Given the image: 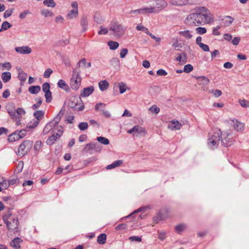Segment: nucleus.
Masks as SVG:
<instances>
[{
	"label": "nucleus",
	"mask_w": 249,
	"mask_h": 249,
	"mask_svg": "<svg viewBox=\"0 0 249 249\" xmlns=\"http://www.w3.org/2000/svg\"><path fill=\"white\" fill-rule=\"evenodd\" d=\"M197 81V84L199 85L205 86L208 84L210 82V80L207 77L201 76H194Z\"/></svg>",
	"instance_id": "16"
},
{
	"label": "nucleus",
	"mask_w": 249,
	"mask_h": 249,
	"mask_svg": "<svg viewBox=\"0 0 249 249\" xmlns=\"http://www.w3.org/2000/svg\"><path fill=\"white\" fill-rule=\"evenodd\" d=\"M61 118L56 116L54 118L53 121L50 122V123L53 124V126H56L60 122Z\"/></svg>",
	"instance_id": "64"
},
{
	"label": "nucleus",
	"mask_w": 249,
	"mask_h": 249,
	"mask_svg": "<svg viewBox=\"0 0 249 249\" xmlns=\"http://www.w3.org/2000/svg\"><path fill=\"white\" fill-rule=\"evenodd\" d=\"M45 97L46 98V102L47 103L51 102L52 100V92L51 91L46 92L45 93Z\"/></svg>",
	"instance_id": "47"
},
{
	"label": "nucleus",
	"mask_w": 249,
	"mask_h": 249,
	"mask_svg": "<svg viewBox=\"0 0 249 249\" xmlns=\"http://www.w3.org/2000/svg\"><path fill=\"white\" fill-rule=\"evenodd\" d=\"M53 127V124L50 122L48 123L44 128L43 133L46 134Z\"/></svg>",
	"instance_id": "48"
},
{
	"label": "nucleus",
	"mask_w": 249,
	"mask_h": 249,
	"mask_svg": "<svg viewBox=\"0 0 249 249\" xmlns=\"http://www.w3.org/2000/svg\"><path fill=\"white\" fill-rule=\"evenodd\" d=\"M149 110L153 113H155V114H158L159 113L160 111V109L156 105H153L151 107H150Z\"/></svg>",
	"instance_id": "49"
},
{
	"label": "nucleus",
	"mask_w": 249,
	"mask_h": 249,
	"mask_svg": "<svg viewBox=\"0 0 249 249\" xmlns=\"http://www.w3.org/2000/svg\"><path fill=\"white\" fill-rule=\"evenodd\" d=\"M53 71L50 68H48L44 72L43 76L45 78H49L52 73Z\"/></svg>",
	"instance_id": "59"
},
{
	"label": "nucleus",
	"mask_w": 249,
	"mask_h": 249,
	"mask_svg": "<svg viewBox=\"0 0 249 249\" xmlns=\"http://www.w3.org/2000/svg\"><path fill=\"white\" fill-rule=\"evenodd\" d=\"M100 30L98 32L99 35H106L108 33V29L102 26L100 27Z\"/></svg>",
	"instance_id": "55"
},
{
	"label": "nucleus",
	"mask_w": 249,
	"mask_h": 249,
	"mask_svg": "<svg viewBox=\"0 0 249 249\" xmlns=\"http://www.w3.org/2000/svg\"><path fill=\"white\" fill-rule=\"evenodd\" d=\"M169 4L171 5L181 6L187 4H191L189 0H170Z\"/></svg>",
	"instance_id": "13"
},
{
	"label": "nucleus",
	"mask_w": 249,
	"mask_h": 249,
	"mask_svg": "<svg viewBox=\"0 0 249 249\" xmlns=\"http://www.w3.org/2000/svg\"><path fill=\"white\" fill-rule=\"evenodd\" d=\"M123 163V161L122 160H118L115 161L111 164L108 165L106 167V169L107 170L112 169L115 167L120 166Z\"/></svg>",
	"instance_id": "24"
},
{
	"label": "nucleus",
	"mask_w": 249,
	"mask_h": 249,
	"mask_svg": "<svg viewBox=\"0 0 249 249\" xmlns=\"http://www.w3.org/2000/svg\"><path fill=\"white\" fill-rule=\"evenodd\" d=\"M196 32L197 34L203 35L207 32V30L204 27H198L196 29Z\"/></svg>",
	"instance_id": "46"
},
{
	"label": "nucleus",
	"mask_w": 249,
	"mask_h": 249,
	"mask_svg": "<svg viewBox=\"0 0 249 249\" xmlns=\"http://www.w3.org/2000/svg\"><path fill=\"white\" fill-rule=\"evenodd\" d=\"M11 78V74L10 72H3L1 74V78L4 83H7L10 81Z\"/></svg>",
	"instance_id": "30"
},
{
	"label": "nucleus",
	"mask_w": 249,
	"mask_h": 249,
	"mask_svg": "<svg viewBox=\"0 0 249 249\" xmlns=\"http://www.w3.org/2000/svg\"><path fill=\"white\" fill-rule=\"evenodd\" d=\"M107 45L110 50H115L118 48L119 44L116 41H109L107 42Z\"/></svg>",
	"instance_id": "32"
},
{
	"label": "nucleus",
	"mask_w": 249,
	"mask_h": 249,
	"mask_svg": "<svg viewBox=\"0 0 249 249\" xmlns=\"http://www.w3.org/2000/svg\"><path fill=\"white\" fill-rule=\"evenodd\" d=\"M58 139L59 137L53 134L48 138V139L46 141V143L49 145H52Z\"/></svg>",
	"instance_id": "28"
},
{
	"label": "nucleus",
	"mask_w": 249,
	"mask_h": 249,
	"mask_svg": "<svg viewBox=\"0 0 249 249\" xmlns=\"http://www.w3.org/2000/svg\"><path fill=\"white\" fill-rule=\"evenodd\" d=\"M156 10L154 8L150 7V8H145L143 9H140L137 10L132 11L131 13H135L136 12H143V11H145V13H156Z\"/></svg>",
	"instance_id": "22"
},
{
	"label": "nucleus",
	"mask_w": 249,
	"mask_h": 249,
	"mask_svg": "<svg viewBox=\"0 0 249 249\" xmlns=\"http://www.w3.org/2000/svg\"><path fill=\"white\" fill-rule=\"evenodd\" d=\"M0 186L1 187V188L2 187L5 189H7L9 187V183L8 181H7L6 179L3 180L0 182Z\"/></svg>",
	"instance_id": "51"
},
{
	"label": "nucleus",
	"mask_w": 249,
	"mask_h": 249,
	"mask_svg": "<svg viewBox=\"0 0 249 249\" xmlns=\"http://www.w3.org/2000/svg\"><path fill=\"white\" fill-rule=\"evenodd\" d=\"M33 145V142L30 140L24 141L21 143L18 151L16 152L17 155L23 157L26 155L32 149Z\"/></svg>",
	"instance_id": "3"
},
{
	"label": "nucleus",
	"mask_w": 249,
	"mask_h": 249,
	"mask_svg": "<svg viewBox=\"0 0 249 249\" xmlns=\"http://www.w3.org/2000/svg\"><path fill=\"white\" fill-rule=\"evenodd\" d=\"M42 145H43V143L41 142V141H36L34 145V149L35 150H36V151H39L42 148Z\"/></svg>",
	"instance_id": "45"
},
{
	"label": "nucleus",
	"mask_w": 249,
	"mask_h": 249,
	"mask_svg": "<svg viewBox=\"0 0 249 249\" xmlns=\"http://www.w3.org/2000/svg\"><path fill=\"white\" fill-rule=\"evenodd\" d=\"M43 4L47 7L52 8L54 7L56 5V3L54 1V0H44L43 1Z\"/></svg>",
	"instance_id": "36"
},
{
	"label": "nucleus",
	"mask_w": 249,
	"mask_h": 249,
	"mask_svg": "<svg viewBox=\"0 0 249 249\" xmlns=\"http://www.w3.org/2000/svg\"><path fill=\"white\" fill-rule=\"evenodd\" d=\"M6 109L8 113H9V111H13V110H15V106L14 103H11L8 104L6 106Z\"/></svg>",
	"instance_id": "56"
},
{
	"label": "nucleus",
	"mask_w": 249,
	"mask_h": 249,
	"mask_svg": "<svg viewBox=\"0 0 249 249\" xmlns=\"http://www.w3.org/2000/svg\"><path fill=\"white\" fill-rule=\"evenodd\" d=\"M128 50L126 48L122 49L120 53V57L122 58H124L125 57L126 55L127 54Z\"/></svg>",
	"instance_id": "63"
},
{
	"label": "nucleus",
	"mask_w": 249,
	"mask_h": 249,
	"mask_svg": "<svg viewBox=\"0 0 249 249\" xmlns=\"http://www.w3.org/2000/svg\"><path fill=\"white\" fill-rule=\"evenodd\" d=\"M34 116L36 120H33L27 124V127L29 128H34L38 124L39 121L44 116V112L41 110H37L34 112Z\"/></svg>",
	"instance_id": "6"
},
{
	"label": "nucleus",
	"mask_w": 249,
	"mask_h": 249,
	"mask_svg": "<svg viewBox=\"0 0 249 249\" xmlns=\"http://www.w3.org/2000/svg\"><path fill=\"white\" fill-rule=\"evenodd\" d=\"M9 114L11 116V118L13 119L18 118L17 116V110L16 109L15 110H13V111H9Z\"/></svg>",
	"instance_id": "58"
},
{
	"label": "nucleus",
	"mask_w": 249,
	"mask_h": 249,
	"mask_svg": "<svg viewBox=\"0 0 249 249\" xmlns=\"http://www.w3.org/2000/svg\"><path fill=\"white\" fill-rule=\"evenodd\" d=\"M16 51L21 54H29L31 53V48L28 46L18 47L15 48Z\"/></svg>",
	"instance_id": "15"
},
{
	"label": "nucleus",
	"mask_w": 249,
	"mask_h": 249,
	"mask_svg": "<svg viewBox=\"0 0 249 249\" xmlns=\"http://www.w3.org/2000/svg\"><path fill=\"white\" fill-rule=\"evenodd\" d=\"M110 65L113 67H118L120 65V61L118 58L114 57L112 58L110 61Z\"/></svg>",
	"instance_id": "39"
},
{
	"label": "nucleus",
	"mask_w": 249,
	"mask_h": 249,
	"mask_svg": "<svg viewBox=\"0 0 249 249\" xmlns=\"http://www.w3.org/2000/svg\"><path fill=\"white\" fill-rule=\"evenodd\" d=\"M2 219L9 230L14 231L18 228V221L16 216H13L8 220V217L7 215H4L2 216Z\"/></svg>",
	"instance_id": "5"
},
{
	"label": "nucleus",
	"mask_w": 249,
	"mask_h": 249,
	"mask_svg": "<svg viewBox=\"0 0 249 249\" xmlns=\"http://www.w3.org/2000/svg\"><path fill=\"white\" fill-rule=\"evenodd\" d=\"M185 229V225L184 224H179L176 227V230L178 232H181Z\"/></svg>",
	"instance_id": "61"
},
{
	"label": "nucleus",
	"mask_w": 249,
	"mask_h": 249,
	"mask_svg": "<svg viewBox=\"0 0 249 249\" xmlns=\"http://www.w3.org/2000/svg\"><path fill=\"white\" fill-rule=\"evenodd\" d=\"M99 87L101 91H105L107 89L109 84L106 80L101 81L98 83Z\"/></svg>",
	"instance_id": "27"
},
{
	"label": "nucleus",
	"mask_w": 249,
	"mask_h": 249,
	"mask_svg": "<svg viewBox=\"0 0 249 249\" xmlns=\"http://www.w3.org/2000/svg\"><path fill=\"white\" fill-rule=\"evenodd\" d=\"M179 34L187 39H190L192 38L193 35L192 32L189 30L181 31L179 32Z\"/></svg>",
	"instance_id": "20"
},
{
	"label": "nucleus",
	"mask_w": 249,
	"mask_h": 249,
	"mask_svg": "<svg viewBox=\"0 0 249 249\" xmlns=\"http://www.w3.org/2000/svg\"><path fill=\"white\" fill-rule=\"evenodd\" d=\"M21 139L20 136H18L17 131L13 133L8 136V141L10 142H14L18 140Z\"/></svg>",
	"instance_id": "23"
},
{
	"label": "nucleus",
	"mask_w": 249,
	"mask_h": 249,
	"mask_svg": "<svg viewBox=\"0 0 249 249\" xmlns=\"http://www.w3.org/2000/svg\"><path fill=\"white\" fill-rule=\"evenodd\" d=\"M232 125L237 131H241L244 129V124L243 123L238 122L237 120H232Z\"/></svg>",
	"instance_id": "19"
},
{
	"label": "nucleus",
	"mask_w": 249,
	"mask_h": 249,
	"mask_svg": "<svg viewBox=\"0 0 249 249\" xmlns=\"http://www.w3.org/2000/svg\"><path fill=\"white\" fill-rule=\"evenodd\" d=\"M78 128L82 131H84L88 127V124L87 122H81L78 124Z\"/></svg>",
	"instance_id": "43"
},
{
	"label": "nucleus",
	"mask_w": 249,
	"mask_h": 249,
	"mask_svg": "<svg viewBox=\"0 0 249 249\" xmlns=\"http://www.w3.org/2000/svg\"><path fill=\"white\" fill-rule=\"evenodd\" d=\"M82 102L81 98L80 97H75L69 103L68 107L73 108L75 110L82 111L84 109L85 106L82 103V105L79 107H78V102Z\"/></svg>",
	"instance_id": "8"
},
{
	"label": "nucleus",
	"mask_w": 249,
	"mask_h": 249,
	"mask_svg": "<svg viewBox=\"0 0 249 249\" xmlns=\"http://www.w3.org/2000/svg\"><path fill=\"white\" fill-rule=\"evenodd\" d=\"M14 8L8 9L6 10L4 14H3V18H7L10 17L11 15L12 14L13 11H14Z\"/></svg>",
	"instance_id": "53"
},
{
	"label": "nucleus",
	"mask_w": 249,
	"mask_h": 249,
	"mask_svg": "<svg viewBox=\"0 0 249 249\" xmlns=\"http://www.w3.org/2000/svg\"><path fill=\"white\" fill-rule=\"evenodd\" d=\"M193 70V67L191 64H187L184 66L183 71L185 72L189 73Z\"/></svg>",
	"instance_id": "50"
},
{
	"label": "nucleus",
	"mask_w": 249,
	"mask_h": 249,
	"mask_svg": "<svg viewBox=\"0 0 249 249\" xmlns=\"http://www.w3.org/2000/svg\"><path fill=\"white\" fill-rule=\"evenodd\" d=\"M107 235L105 233H101L98 237L97 241L99 244L103 245L106 242Z\"/></svg>",
	"instance_id": "29"
},
{
	"label": "nucleus",
	"mask_w": 249,
	"mask_h": 249,
	"mask_svg": "<svg viewBox=\"0 0 249 249\" xmlns=\"http://www.w3.org/2000/svg\"><path fill=\"white\" fill-rule=\"evenodd\" d=\"M135 132L138 134L145 135L146 133V131L144 128H143L139 125L134 126Z\"/></svg>",
	"instance_id": "33"
},
{
	"label": "nucleus",
	"mask_w": 249,
	"mask_h": 249,
	"mask_svg": "<svg viewBox=\"0 0 249 249\" xmlns=\"http://www.w3.org/2000/svg\"><path fill=\"white\" fill-rule=\"evenodd\" d=\"M57 86L59 88L64 89L66 91H69L70 90L69 86L66 83L65 81L62 79H60L58 81Z\"/></svg>",
	"instance_id": "21"
},
{
	"label": "nucleus",
	"mask_w": 249,
	"mask_h": 249,
	"mask_svg": "<svg viewBox=\"0 0 249 249\" xmlns=\"http://www.w3.org/2000/svg\"><path fill=\"white\" fill-rule=\"evenodd\" d=\"M239 103H240V105L244 107H249V102L248 101L243 99H239Z\"/></svg>",
	"instance_id": "54"
},
{
	"label": "nucleus",
	"mask_w": 249,
	"mask_h": 249,
	"mask_svg": "<svg viewBox=\"0 0 249 249\" xmlns=\"http://www.w3.org/2000/svg\"><path fill=\"white\" fill-rule=\"evenodd\" d=\"M224 21V23L226 26H229L233 21V18L231 16H227L222 19Z\"/></svg>",
	"instance_id": "34"
},
{
	"label": "nucleus",
	"mask_w": 249,
	"mask_h": 249,
	"mask_svg": "<svg viewBox=\"0 0 249 249\" xmlns=\"http://www.w3.org/2000/svg\"><path fill=\"white\" fill-rule=\"evenodd\" d=\"M73 74L71 80L70 86L71 89L76 90L79 88L81 83V78L79 76V72L76 71V70L73 71Z\"/></svg>",
	"instance_id": "7"
},
{
	"label": "nucleus",
	"mask_w": 249,
	"mask_h": 249,
	"mask_svg": "<svg viewBox=\"0 0 249 249\" xmlns=\"http://www.w3.org/2000/svg\"><path fill=\"white\" fill-rule=\"evenodd\" d=\"M101 149L102 146L98 143L90 142L86 145L84 151L87 152H91L92 151L99 152Z\"/></svg>",
	"instance_id": "10"
},
{
	"label": "nucleus",
	"mask_w": 249,
	"mask_h": 249,
	"mask_svg": "<svg viewBox=\"0 0 249 249\" xmlns=\"http://www.w3.org/2000/svg\"><path fill=\"white\" fill-rule=\"evenodd\" d=\"M41 14L45 17H53V13L47 9H43L41 12Z\"/></svg>",
	"instance_id": "40"
},
{
	"label": "nucleus",
	"mask_w": 249,
	"mask_h": 249,
	"mask_svg": "<svg viewBox=\"0 0 249 249\" xmlns=\"http://www.w3.org/2000/svg\"><path fill=\"white\" fill-rule=\"evenodd\" d=\"M22 241L23 240L21 238L16 237L12 240L10 244V246L15 249H19L21 247L20 244L22 242Z\"/></svg>",
	"instance_id": "17"
},
{
	"label": "nucleus",
	"mask_w": 249,
	"mask_h": 249,
	"mask_svg": "<svg viewBox=\"0 0 249 249\" xmlns=\"http://www.w3.org/2000/svg\"><path fill=\"white\" fill-rule=\"evenodd\" d=\"M181 126V124L178 121H172L171 124H169L168 127L172 130L179 129Z\"/></svg>",
	"instance_id": "26"
},
{
	"label": "nucleus",
	"mask_w": 249,
	"mask_h": 249,
	"mask_svg": "<svg viewBox=\"0 0 249 249\" xmlns=\"http://www.w3.org/2000/svg\"><path fill=\"white\" fill-rule=\"evenodd\" d=\"M211 92L212 93L215 97H219L222 95V91L219 89L211 90Z\"/></svg>",
	"instance_id": "52"
},
{
	"label": "nucleus",
	"mask_w": 249,
	"mask_h": 249,
	"mask_svg": "<svg viewBox=\"0 0 249 249\" xmlns=\"http://www.w3.org/2000/svg\"><path fill=\"white\" fill-rule=\"evenodd\" d=\"M41 90L39 86H31L28 89L29 92L33 94H36Z\"/></svg>",
	"instance_id": "25"
},
{
	"label": "nucleus",
	"mask_w": 249,
	"mask_h": 249,
	"mask_svg": "<svg viewBox=\"0 0 249 249\" xmlns=\"http://www.w3.org/2000/svg\"><path fill=\"white\" fill-rule=\"evenodd\" d=\"M42 91L44 93H46L50 91V85L48 82L43 84L42 86Z\"/></svg>",
	"instance_id": "42"
},
{
	"label": "nucleus",
	"mask_w": 249,
	"mask_h": 249,
	"mask_svg": "<svg viewBox=\"0 0 249 249\" xmlns=\"http://www.w3.org/2000/svg\"><path fill=\"white\" fill-rule=\"evenodd\" d=\"M35 101H36L37 103L32 106V108L34 110H36L38 108L42 103V99L41 97L36 98Z\"/></svg>",
	"instance_id": "35"
},
{
	"label": "nucleus",
	"mask_w": 249,
	"mask_h": 249,
	"mask_svg": "<svg viewBox=\"0 0 249 249\" xmlns=\"http://www.w3.org/2000/svg\"><path fill=\"white\" fill-rule=\"evenodd\" d=\"M109 30L112 31L116 37L123 36L125 32V28L117 22H111L109 24Z\"/></svg>",
	"instance_id": "4"
},
{
	"label": "nucleus",
	"mask_w": 249,
	"mask_h": 249,
	"mask_svg": "<svg viewBox=\"0 0 249 249\" xmlns=\"http://www.w3.org/2000/svg\"><path fill=\"white\" fill-rule=\"evenodd\" d=\"M106 105L104 103H99L96 104L95 109L96 111L102 110L103 115L106 117L109 118L111 116L110 113L107 110H104L102 108L106 107Z\"/></svg>",
	"instance_id": "12"
},
{
	"label": "nucleus",
	"mask_w": 249,
	"mask_h": 249,
	"mask_svg": "<svg viewBox=\"0 0 249 249\" xmlns=\"http://www.w3.org/2000/svg\"><path fill=\"white\" fill-rule=\"evenodd\" d=\"M97 140L100 143L103 144L104 145H107L109 143V141L108 139H107V138H106L105 137H102V136L98 137L97 138Z\"/></svg>",
	"instance_id": "37"
},
{
	"label": "nucleus",
	"mask_w": 249,
	"mask_h": 249,
	"mask_svg": "<svg viewBox=\"0 0 249 249\" xmlns=\"http://www.w3.org/2000/svg\"><path fill=\"white\" fill-rule=\"evenodd\" d=\"M162 219V214L160 212H159L156 216L153 217V222L157 224Z\"/></svg>",
	"instance_id": "41"
},
{
	"label": "nucleus",
	"mask_w": 249,
	"mask_h": 249,
	"mask_svg": "<svg viewBox=\"0 0 249 249\" xmlns=\"http://www.w3.org/2000/svg\"><path fill=\"white\" fill-rule=\"evenodd\" d=\"M18 77L20 81L25 82L26 80L27 74L23 71H21L19 72Z\"/></svg>",
	"instance_id": "38"
},
{
	"label": "nucleus",
	"mask_w": 249,
	"mask_h": 249,
	"mask_svg": "<svg viewBox=\"0 0 249 249\" xmlns=\"http://www.w3.org/2000/svg\"><path fill=\"white\" fill-rule=\"evenodd\" d=\"M94 89V87L92 86L84 88L81 91L80 96L83 97H88L92 94Z\"/></svg>",
	"instance_id": "14"
},
{
	"label": "nucleus",
	"mask_w": 249,
	"mask_h": 249,
	"mask_svg": "<svg viewBox=\"0 0 249 249\" xmlns=\"http://www.w3.org/2000/svg\"><path fill=\"white\" fill-rule=\"evenodd\" d=\"M16 110L17 113V116H18V118H19L20 115H23L26 113L25 111L22 108L18 107L17 108Z\"/></svg>",
	"instance_id": "60"
},
{
	"label": "nucleus",
	"mask_w": 249,
	"mask_h": 249,
	"mask_svg": "<svg viewBox=\"0 0 249 249\" xmlns=\"http://www.w3.org/2000/svg\"><path fill=\"white\" fill-rule=\"evenodd\" d=\"M220 140L222 145L225 147L230 146L232 144L231 136L228 132L222 133Z\"/></svg>",
	"instance_id": "9"
},
{
	"label": "nucleus",
	"mask_w": 249,
	"mask_h": 249,
	"mask_svg": "<svg viewBox=\"0 0 249 249\" xmlns=\"http://www.w3.org/2000/svg\"><path fill=\"white\" fill-rule=\"evenodd\" d=\"M222 133L220 129L214 132L212 135L208 138V144L211 149L217 148L221 140Z\"/></svg>",
	"instance_id": "2"
},
{
	"label": "nucleus",
	"mask_w": 249,
	"mask_h": 249,
	"mask_svg": "<svg viewBox=\"0 0 249 249\" xmlns=\"http://www.w3.org/2000/svg\"><path fill=\"white\" fill-rule=\"evenodd\" d=\"M23 165H24V163L22 161H20L18 162V165H17V169L16 170L18 173H19L22 171L23 168Z\"/></svg>",
	"instance_id": "57"
},
{
	"label": "nucleus",
	"mask_w": 249,
	"mask_h": 249,
	"mask_svg": "<svg viewBox=\"0 0 249 249\" xmlns=\"http://www.w3.org/2000/svg\"><path fill=\"white\" fill-rule=\"evenodd\" d=\"M127 228V225L125 224L122 223L119 224L115 227L116 230H125Z\"/></svg>",
	"instance_id": "62"
},
{
	"label": "nucleus",
	"mask_w": 249,
	"mask_h": 249,
	"mask_svg": "<svg viewBox=\"0 0 249 249\" xmlns=\"http://www.w3.org/2000/svg\"><path fill=\"white\" fill-rule=\"evenodd\" d=\"M80 24L82 27V32H85L87 30L88 26V18L87 16L83 15L81 18Z\"/></svg>",
	"instance_id": "18"
},
{
	"label": "nucleus",
	"mask_w": 249,
	"mask_h": 249,
	"mask_svg": "<svg viewBox=\"0 0 249 249\" xmlns=\"http://www.w3.org/2000/svg\"><path fill=\"white\" fill-rule=\"evenodd\" d=\"M194 10L195 12L186 17L185 20L186 24L191 26H198L203 21L209 23L213 20L212 15L205 7H196Z\"/></svg>",
	"instance_id": "1"
},
{
	"label": "nucleus",
	"mask_w": 249,
	"mask_h": 249,
	"mask_svg": "<svg viewBox=\"0 0 249 249\" xmlns=\"http://www.w3.org/2000/svg\"><path fill=\"white\" fill-rule=\"evenodd\" d=\"M12 26V25L7 21H4L2 24L0 29V32H2L4 31L7 30L10 28Z\"/></svg>",
	"instance_id": "31"
},
{
	"label": "nucleus",
	"mask_w": 249,
	"mask_h": 249,
	"mask_svg": "<svg viewBox=\"0 0 249 249\" xmlns=\"http://www.w3.org/2000/svg\"><path fill=\"white\" fill-rule=\"evenodd\" d=\"M71 6L73 8V9L69 11L67 16V18L69 19H73L75 18L78 15L77 2L76 1L72 2L71 4Z\"/></svg>",
	"instance_id": "11"
},
{
	"label": "nucleus",
	"mask_w": 249,
	"mask_h": 249,
	"mask_svg": "<svg viewBox=\"0 0 249 249\" xmlns=\"http://www.w3.org/2000/svg\"><path fill=\"white\" fill-rule=\"evenodd\" d=\"M118 87L120 89V93L121 94L124 93L126 90V84L123 82L119 83Z\"/></svg>",
	"instance_id": "44"
}]
</instances>
